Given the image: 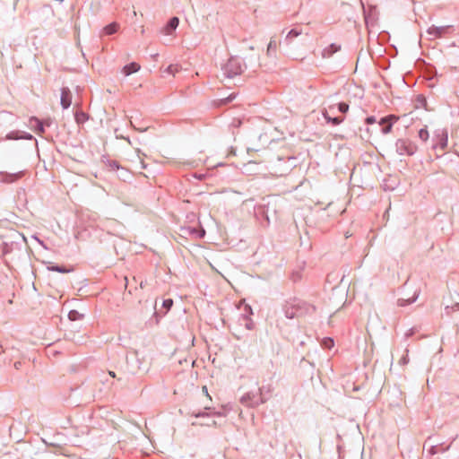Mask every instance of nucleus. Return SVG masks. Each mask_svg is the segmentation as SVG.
I'll return each mask as SVG.
<instances>
[{
    "instance_id": "nucleus-19",
    "label": "nucleus",
    "mask_w": 459,
    "mask_h": 459,
    "mask_svg": "<svg viewBox=\"0 0 459 459\" xmlns=\"http://www.w3.org/2000/svg\"><path fill=\"white\" fill-rule=\"evenodd\" d=\"M391 129H392V124L387 123V125L382 129V131L384 134H388L391 132Z\"/></svg>"
},
{
    "instance_id": "nucleus-4",
    "label": "nucleus",
    "mask_w": 459,
    "mask_h": 459,
    "mask_svg": "<svg viewBox=\"0 0 459 459\" xmlns=\"http://www.w3.org/2000/svg\"><path fill=\"white\" fill-rule=\"evenodd\" d=\"M341 49V46L337 44H331L328 48L324 49L323 56L325 57H330L334 53L339 51Z\"/></svg>"
},
{
    "instance_id": "nucleus-2",
    "label": "nucleus",
    "mask_w": 459,
    "mask_h": 459,
    "mask_svg": "<svg viewBox=\"0 0 459 459\" xmlns=\"http://www.w3.org/2000/svg\"><path fill=\"white\" fill-rule=\"evenodd\" d=\"M72 102L71 92L68 89H62L61 91V105L64 108H67Z\"/></svg>"
},
{
    "instance_id": "nucleus-5",
    "label": "nucleus",
    "mask_w": 459,
    "mask_h": 459,
    "mask_svg": "<svg viewBox=\"0 0 459 459\" xmlns=\"http://www.w3.org/2000/svg\"><path fill=\"white\" fill-rule=\"evenodd\" d=\"M179 21L177 17L170 19L168 26L166 27V34H170L173 30L178 26Z\"/></svg>"
},
{
    "instance_id": "nucleus-10",
    "label": "nucleus",
    "mask_w": 459,
    "mask_h": 459,
    "mask_svg": "<svg viewBox=\"0 0 459 459\" xmlns=\"http://www.w3.org/2000/svg\"><path fill=\"white\" fill-rule=\"evenodd\" d=\"M419 137H420L422 141L426 142V141L429 139V132H428V130H427V129H425V128L420 129V130L419 131Z\"/></svg>"
},
{
    "instance_id": "nucleus-23",
    "label": "nucleus",
    "mask_w": 459,
    "mask_h": 459,
    "mask_svg": "<svg viewBox=\"0 0 459 459\" xmlns=\"http://www.w3.org/2000/svg\"><path fill=\"white\" fill-rule=\"evenodd\" d=\"M452 309H453L454 311L459 310V303H455V304L452 307Z\"/></svg>"
},
{
    "instance_id": "nucleus-3",
    "label": "nucleus",
    "mask_w": 459,
    "mask_h": 459,
    "mask_svg": "<svg viewBox=\"0 0 459 459\" xmlns=\"http://www.w3.org/2000/svg\"><path fill=\"white\" fill-rule=\"evenodd\" d=\"M140 68H141V66L139 64L133 62V63H130L129 65H126L124 66L123 73L125 75L128 76L134 73L138 72L140 70Z\"/></svg>"
},
{
    "instance_id": "nucleus-12",
    "label": "nucleus",
    "mask_w": 459,
    "mask_h": 459,
    "mask_svg": "<svg viewBox=\"0 0 459 459\" xmlns=\"http://www.w3.org/2000/svg\"><path fill=\"white\" fill-rule=\"evenodd\" d=\"M276 47V42L272 39L268 44L267 53L270 54L271 52H275Z\"/></svg>"
},
{
    "instance_id": "nucleus-17",
    "label": "nucleus",
    "mask_w": 459,
    "mask_h": 459,
    "mask_svg": "<svg viewBox=\"0 0 459 459\" xmlns=\"http://www.w3.org/2000/svg\"><path fill=\"white\" fill-rule=\"evenodd\" d=\"M447 145V134H443L442 135V139H441V147L442 149H445Z\"/></svg>"
},
{
    "instance_id": "nucleus-15",
    "label": "nucleus",
    "mask_w": 459,
    "mask_h": 459,
    "mask_svg": "<svg viewBox=\"0 0 459 459\" xmlns=\"http://www.w3.org/2000/svg\"><path fill=\"white\" fill-rule=\"evenodd\" d=\"M173 305V300L171 299H165L163 301V307L169 310Z\"/></svg>"
},
{
    "instance_id": "nucleus-24",
    "label": "nucleus",
    "mask_w": 459,
    "mask_h": 459,
    "mask_svg": "<svg viewBox=\"0 0 459 459\" xmlns=\"http://www.w3.org/2000/svg\"><path fill=\"white\" fill-rule=\"evenodd\" d=\"M109 375L112 377H115V373L113 371H109Z\"/></svg>"
},
{
    "instance_id": "nucleus-14",
    "label": "nucleus",
    "mask_w": 459,
    "mask_h": 459,
    "mask_svg": "<svg viewBox=\"0 0 459 459\" xmlns=\"http://www.w3.org/2000/svg\"><path fill=\"white\" fill-rule=\"evenodd\" d=\"M338 108L341 112L345 113L349 110V105L346 103H340Z\"/></svg>"
},
{
    "instance_id": "nucleus-7",
    "label": "nucleus",
    "mask_w": 459,
    "mask_h": 459,
    "mask_svg": "<svg viewBox=\"0 0 459 459\" xmlns=\"http://www.w3.org/2000/svg\"><path fill=\"white\" fill-rule=\"evenodd\" d=\"M202 392L203 394L205 395L206 399L208 400L209 403H204V409L208 410L211 408V402H212V397L210 396V394H208V389L205 385H204L202 387Z\"/></svg>"
},
{
    "instance_id": "nucleus-13",
    "label": "nucleus",
    "mask_w": 459,
    "mask_h": 459,
    "mask_svg": "<svg viewBox=\"0 0 459 459\" xmlns=\"http://www.w3.org/2000/svg\"><path fill=\"white\" fill-rule=\"evenodd\" d=\"M189 232L191 234H195L198 238H203L205 234V231L204 230H190Z\"/></svg>"
},
{
    "instance_id": "nucleus-16",
    "label": "nucleus",
    "mask_w": 459,
    "mask_h": 459,
    "mask_svg": "<svg viewBox=\"0 0 459 459\" xmlns=\"http://www.w3.org/2000/svg\"><path fill=\"white\" fill-rule=\"evenodd\" d=\"M300 34L299 31L296 30H291L288 35H287V38L289 39H292V38H295V37H298L299 35Z\"/></svg>"
},
{
    "instance_id": "nucleus-18",
    "label": "nucleus",
    "mask_w": 459,
    "mask_h": 459,
    "mask_svg": "<svg viewBox=\"0 0 459 459\" xmlns=\"http://www.w3.org/2000/svg\"><path fill=\"white\" fill-rule=\"evenodd\" d=\"M405 152L408 155H412L416 152V147L410 145L408 148L405 147Z\"/></svg>"
},
{
    "instance_id": "nucleus-22",
    "label": "nucleus",
    "mask_w": 459,
    "mask_h": 459,
    "mask_svg": "<svg viewBox=\"0 0 459 459\" xmlns=\"http://www.w3.org/2000/svg\"><path fill=\"white\" fill-rule=\"evenodd\" d=\"M51 270L60 272V273H66L67 271L65 269H62L60 267H52Z\"/></svg>"
},
{
    "instance_id": "nucleus-9",
    "label": "nucleus",
    "mask_w": 459,
    "mask_h": 459,
    "mask_svg": "<svg viewBox=\"0 0 459 459\" xmlns=\"http://www.w3.org/2000/svg\"><path fill=\"white\" fill-rule=\"evenodd\" d=\"M398 119H399V117L394 116V115H390V116H387V117L382 118L379 123H380V125H384L386 123H391L393 125V123L398 121Z\"/></svg>"
},
{
    "instance_id": "nucleus-8",
    "label": "nucleus",
    "mask_w": 459,
    "mask_h": 459,
    "mask_svg": "<svg viewBox=\"0 0 459 459\" xmlns=\"http://www.w3.org/2000/svg\"><path fill=\"white\" fill-rule=\"evenodd\" d=\"M180 71V66L178 65H169L166 69L165 72L172 74L173 76L178 74Z\"/></svg>"
},
{
    "instance_id": "nucleus-6",
    "label": "nucleus",
    "mask_w": 459,
    "mask_h": 459,
    "mask_svg": "<svg viewBox=\"0 0 459 459\" xmlns=\"http://www.w3.org/2000/svg\"><path fill=\"white\" fill-rule=\"evenodd\" d=\"M117 29H118V24L116 22H113V23L107 25L103 29V31L106 35H111V34L117 32Z\"/></svg>"
},
{
    "instance_id": "nucleus-1",
    "label": "nucleus",
    "mask_w": 459,
    "mask_h": 459,
    "mask_svg": "<svg viewBox=\"0 0 459 459\" xmlns=\"http://www.w3.org/2000/svg\"><path fill=\"white\" fill-rule=\"evenodd\" d=\"M225 74L228 77H234L242 73V66L237 59H230L224 67Z\"/></svg>"
},
{
    "instance_id": "nucleus-21",
    "label": "nucleus",
    "mask_w": 459,
    "mask_h": 459,
    "mask_svg": "<svg viewBox=\"0 0 459 459\" xmlns=\"http://www.w3.org/2000/svg\"><path fill=\"white\" fill-rule=\"evenodd\" d=\"M76 315H77V312L76 311H71L69 313V318L72 319V320H75L76 318Z\"/></svg>"
},
{
    "instance_id": "nucleus-20",
    "label": "nucleus",
    "mask_w": 459,
    "mask_h": 459,
    "mask_svg": "<svg viewBox=\"0 0 459 459\" xmlns=\"http://www.w3.org/2000/svg\"><path fill=\"white\" fill-rule=\"evenodd\" d=\"M376 122V118L374 117H368L366 119L367 124H374Z\"/></svg>"
},
{
    "instance_id": "nucleus-11",
    "label": "nucleus",
    "mask_w": 459,
    "mask_h": 459,
    "mask_svg": "<svg viewBox=\"0 0 459 459\" xmlns=\"http://www.w3.org/2000/svg\"><path fill=\"white\" fill-rule=\"evenodd\" d=\"M325 117L328 121L332 122V123H333V125H339V124H341V123L342 122V120H343L342 118H339V117H328V116H326V115H325Z\"/></svg>"
}]
</instances>
